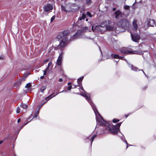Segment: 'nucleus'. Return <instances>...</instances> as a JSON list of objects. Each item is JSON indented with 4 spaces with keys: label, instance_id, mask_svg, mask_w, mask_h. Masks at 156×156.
<instances>
[{
    "label": "nucleus",
    "instance_id": "nucleus-1",
    "mask_svg": "<svg viewBox=\"0 0 156 156\" xmlns=\"http://www.w3.org/2000/svg\"><path fill=\"white\" fill-rule=\"evenodd\" d=\"M69 32L67 30L63 31L59 33L57 37L60 41L58 46L61 48L64 47L69 42Z\"/></svg>",
    "mask_w": 156,
    "mask_h": 156
},
{
    "label": "nucleus",
    "instance_id": "nucleus-2",
    "mask_svg": "<svg viewBox=\"0 0 156 156\" xmlns=\"http://www.w3.org/2000/svg\"><path fill=\"white\" fill-rule=\"evenodd\" d=\"M128 48L123 47L119 50L123 54H139V52L137 51H133Z\"/></svg>",
    "mask_w": 156,
    "mask_h": 156
},
{
    "label": "nucleus",
    "instance_id": "nucleus-3",
    "mask_svg": "<svg viewBox=\"0 0 156 156\" xmlns=\"http://www.w3.org/2000/svg\"><path fill=\"white\" fill-rule=\"evenodd\" d=\"M130 34L132 40L135 42H139L140 38V35L138 34H133L132 33H130Z\"/></svg>",
    "mask_w": 156,
    "mask_h": 156
},
{
    "label": "nucleus",
    "instance_id": "nucleus-4",
    "mask_svg": "<svg viewBox=\"0 0 156 156\" xmlns=\"http://www.w3.org/2000/svg\"><path fill=\"white\" fill-rule=\"evenodd\" d=\"M109 131L111 133L117 134L119 131V129L116 126H111L108 127Z\"/></svg>",
    "mask_w": 156,
    "mask_h": 156
},
{
    "label": "nucleus",
    "instance_id": "nucleus-5",
    "mask_svg": "<svg viewBox=\"0 0 156 156\" xmlns=\"http://www.w3.org/2000/svg\"><path fill=\"white\" fill-rule=\"evenodd\" d=\"M120 25L122 27H125L129 25V22L125 19L121 20L119 22Z\"/></svg>",
    "mask_w": 156,
    "mask_h": 156
},
{
    "label": "nucleus",
    "instance_id": "nucleus-6",
    "mask_svg": "<svg viewBox=\"0 0 156 156\" xmlns=\"http://www.w3.org/2000/svg\"><path fill=\"white\" fill-rule=\"evenodd\" d=\"M53 7L52 5L50 4H48L44 6V10L45 12H47L52 9Z\"/></svg>",
    "mask_w": 156,
    "mask_h": 156
},
{
    "label": "nucleus",
    "instance_id": "nucleus-7",
    "mask_svg": "<svg viewBox=\"0 0 156 156\" xmlns=\"http://www.w3.org/2000/svg\"><path fill=\"white\" fill-rule=\"evenodd\" d=\"M122 12L119 10H117L114 13V16L115 18L117 20L119 19L122 16Z\"/></svg>",
    "mask_w": 156,
    "mask_h": 156
},
{
    "label": "nucleus",
    "instance_id": "nucleus-8",
    "mask_svg": "<svg viewBox=\"0 0 156 156\" xmlns=\"http://www.w3.org/2000/svg\"><path fill=\"white\" fill-rule=\"evenodd\" d=\"M63 52L59 53V56L56 62L58 66H61V65L62 59L63 57Z\"/></svg>",
    "mask_w": 156,
    "mask_h": 156
},
{
    "label": "nucleus",
    "instance_id": "nucleus-9",
    "mask_svg": "<svg viewBox=\"0 0 156 156\" xmlns=\"http://www.w3.org/2000/svg\"><path fill=\"white\" fill-rule=\"evenodd\" d=\"M105 22L106 23V24H105L106 29L109 30H112L114 29V27L109 25L111 23V21L110 20H108L106 21Z\"/></svg>",
    "mask_w": 156,
    "mask_h": 156
},
{
    "label": "nucleus",
    "instance_id": "nucleus-10",
    "mask_svg": "<svg viewBox=\"0 0 156 156\" xmlns=\"http://www.w3.org/2000/svg\"><path fill=\"white\" fill-rule=\"evenodd\" d=\"M137 20L135 19L133 22V30L134 31H136L138 28V25L136 23Z\"/></svg>",
    "mask_w": 156,
    "mask_h": 156
},
{
    "label": "nucleus",
    "instance_id": "nucleus-11",
    "mask_svg": "<svg viewBox=\"0 0 156 156\" xmlns=\"http://www.w3.org/2000/svg\"><path fill=\"white\" fill-rule=\"evenodd\" d=\"M148 24L151 27L154 26L155 24V21L153 20H150L148 21Z\"/></svg>",
    "mask_w": 156,
    "mask_h": 156
},
{
    "label": "nucleus",
    "instance_id": "nucleus-12",
    "mask_svg": "<svg viewBox=\"0 0 156 156\" xmlns=\"http://www.w3.org/2000/svg\"><path fill=\"white\" fill-rule=\"evenodd\" d=\"M76 6V5L75 4H72L71 6V12H75L76 11V10H78V9L77 8H74V7Z\"/></svg>",
    "mask_w": 156,
    "mask_h": 156
},
{
    "label": "nucleus",
    "instance_id": "nucleus-13",
    "mask_svg": "<svg viewBox=\"0 0 156 156\" xmlns=\"http://www.w3.org/2000/svg\"><path fill=\"white\" fill-rule=\"evenodd\" d=\"M25 81V79L23 78L20 80L19 81H18V82L14 84V87H16V86L17 85L18 86H19L20 85L21 83V82L23 81Z\"/></svg>",
    "mask_w": 156,
    "mask_h": 156
},
{
    "label": "nucleus",
    "instance_id": "nucleus-14",
    "mask_svg": "<svg viewBox=\"0 0 156 156\" xmlns=\"http://www.w3.org/2000/svg\"><path fill=\"white\" fill-rule=\"evenodd\" d=\"M129 66L131 68V69L133 71H137L138 70L139 71V69L136 67L133 66L132 65H129Z\"/></svg>",
    "mask_w": 156,
    "mask_h": 156
},
{
    "label": "nucleus",
    "instance_id": "nucleus-15",
    "mask_svg": "<svg viewBox=\"0 0 156 156\" xmlns=\"http://www.w3.org/2000/svg\"><path fill=\"white\" fill-rule=\"evenodd\" d=\"M72 4H68L66 6V9L67 10V12H71V6Z\"/></svg>",
    "mask_w": 156,
    "mask_h": 156
},
{
    "label": "nucleus",
    "instance_id": "nucleus-16",
    "mask_svg": "<svg viewBox=\"0 0 156 156\" xmlns=\"http://www.w3.org/2000/svg\"><path fill=\"white\" fill-rule=\"evenodd\" d=\"M100 27H101V26L98 25V26H96L94 27V26H92V30L93 31H94V30H99L100 29Z\"/></svg>",
    "mask_w": 156,
    "mask_h": 156
},
{
    "label": "nucleus",
    "instance_id": "nucleus-17",
    "mask_svg": "<svg viewBox=\"0 0 156 156\" xmlns=\"http://www.w3.org/2000/svg\"><path fill=\"white\" fill-rule=\"evenodd\" d=\"M83 76H82L80 78L78 79L77 80V82L79 86L80 85L82 84L81 82L83 80Z\"/></svg>",
    "mask_w": 156,
    "mask_h": 156
},
{
    "label": "nucleus",
    "instance_id": "nucleus-18",
    "mask_svg": "<svg viewBox=\"0 0 156 156\" xmlns=\"http://www.w3.org/2000/svg\"><path fill=\"white\" fill-rule=\"evenodd\" d=\"M86 17V15L85 14L83 13L82 14V16L80 17L78 19V20L81 21L83 20H84Z\"/></svg>",
    "mask_w": 156,
    "mask_h": 156
},
{
    "label": "nucleus",
    "instance_id": "nucleus-19",
    "mask_svg": "<svg viewBox=\"0 0 156 156\" xmlns=\"http://www.w3.org/2000/svg\"><path fill=\"white\" fill-rule=\"evenodd\" d=\"M111 57L112 58L118 59L119 57V55L117 54H112L111 55Z\"/></svg>",
    "mask_w": 156,
    "mask_h": 156
},
{
    "label": "nucleus",
    "instance_id": "nucleus-20",
    "mask_svg": "<svg viewBox=\"0 0 156 156\" xmlns=\"http://www.w3.org/2000/svg\"><path fill=\"white\" fill-rule=\"evenodd\" d=\"M98 123L100 124V125H102V126H106V125L100 119H98Z\"/></svg>",
    "mask_w": 156,
    "mask_h": 156
},
{
    "label": "nucleus",
    "instance_id": "nucleus-21",
    "mask_svg": "<svg viewBox=\"0 0 156 156\" xmlns=\"http://www.w3.org/2000/svg\"><path fill=\"white\" fill-rule=\"evenodd\" d=\"M91 105L92 107L93 110H94V112H95V114H96V112H97L98 113V110L96 109V108L95 106L93 104H92V105Z\"/></svg>",
    "mask_w": 156,
    "mask_h": 156
},
{
    "label": "nucleus",
    "instance_id": "nucleus-22",
    "mask_svg": "<svg viewBox=\"0 0 156 156\" xmlns=\"http://www.w3.org/2000/svg\"><path fill=\"white\" fill-rule=\"evenodd\" d=\"M20 107L23 109H26L27 107V106L26 104H21L20 105Z\"/></svg>",
    "mask_w": 156,
    "mask_h": 156
},
{
    "label": "nucleus",
    "instance_id": "nucleus-23",
    "mask_svg": "<svg viewBox=\"0 0 156 156\" xmlns=\"http://www.w3.org/2000/svg\"><path fill=\"white\" fill-rule=\"evenodd\" d=\"M61 9L62 11H64L65 12H66V13H67V10H66V6L65 7H64L62 5L61 6Z\"/></svg>",
    "mask_w": 156,
    "mask_h": 156
},
{
    "label": "nucleus",
    "instance_id": "nucleus-24",
    "mask_svg": "<svg viewBox=\"0 0 156 156\" xmlns=\"http://www.w3.org/2000/svg\"><path fill=\"white\" fill-rule=\"evenodd\" d=\"M97 136V135L96 134H94L93 135V136L91 138V144H92V143L94 139Z\"/></svg>",
    "mask_w": 156,
    "mask_h": 156
},
{
    "label": "nucleus",
    "instance_id": "nucleus-25",
    "mask_svg": "<svg viewBox=\"0 0 156 156\" xmlns=\"http://www.w3.org/2000/svg\"><path fill=\"white\" fill-rule=\"evenodd\" d=\"M32 86V85H31L30 83H27L26 85L25 86V88H29L30 87H31Z\"/></svg>",
    "mask_w": 156,
    "mask_h": 156
},
{
    "label": "nucleus",
    "instance_id": "nucleus-26",
    "mask_svg": "<svg viewBox=\"0 0 156 156\" xmlns=\"http://www.w3.org/2000/svg\"><path fill=\"white\" fill-rule=\"evenodd\" d=\"M46 88V87L43 86L42 87L40 91L42 92H43L44 90Z\"/></svg>",
    "mask_w": 156,
    "mask_h": 156
},
{
    "label": "nucleus",
    "instance_id": "nucleus-27",
    "mask_svg": "<svg viewBox=\"0 0 156 156\" xmlns=\"http://www.w3.org/2000/svg\"><path fill=\"white\" fill-rule=\"evenodd\" d=\"M86 3L87 4L89 5L91 2V0H86Z\"/></svg>",
    "mask_w": 156,
    "mask_h": 156
},
{
    "label": "nucleus",
    "instance_id": "nucleus-28",
    "mask_svg": "<svg viewBox=\"0 0 156 156\" xmlns=\"http://www.w3.org/2000/svg\"><path fill=\"white\" fill-rule=\"evenodd\" d=\"M51 95H52V94L49 95V96L47 97H46L45 98V99H46V100L48 99V100H47V101H47L49 99H50L52 97L51 96Z\"/></svg>",
    "mask_w": 156,
    "mask_h": 156
},
{
    "label": "nucleus",
    "instance_id": "nucleus-29",
    "mask_svg": "<svg viewBox=\"0 0 156 156\" xmlns=\"http://www.w3.org/2000/svg\"><path fill=\"white\" fill-rule=\"evenodd\" d=\"M82 95L85 97V98H86L88 101H89L90 99V98L87 96L86 94Z\"/></svg>",
    "mask_w": 156,
    "mask_h": 156
},
{
    "label": "nucleus",
    "instance_id": "nucleus-30",
    "mask_svg": "<svg viewBox=\"0 0 156 156\" xmlns=\"http://www.w3.org/2000/svg\"><path fill=\"white\" fill-rule=\"evenodd\" d=\"M124 8L126 10H129V6L128 5L124 6Z\"/></svg>",
    "mask_w": 156,
    "mask_h": 156
},
{
    "label": "nucleus",
    "instance_id": "nucleus-31",
    "mask_svg": "<svg viewBox=\"0 0 156 156\" xmlns=\"http://www.w3.org/2000/svg\"><path fill=\"white\" fill-rule=\"evenodd\" d=\"M119 121V119H114L112 121L114 123H116L118 122Z\"/></svg>",
    "mask_w": 156,
    "mask_h": 156
},
{
    "label": "nucleus",
    "instance_id": "nucleus-32",
    "mask_svg": "<svg viewBox=\"0 0 156 156\" xmlns=\"http://www.w3.org/2000/svg\"><path fill=\"white\" fill-rule=\"evenodd\" d=\"M87 15L90 17H91L92 16L91 15V13L88 12H87Z\"/></svg>",
    "mask_w": 156,
    "mask_h": 156
},
{
    "label": "nucleus",
    "instance_id": "nucleus-33",
    "mask_svg": "<svg viewBox=\"0 0 156 156\" xmlns=\"http://www.w3.org/2000/svg\"><path fill=\"white\" fill-rule=\"evenodd\" d=\"M55 18V16H53L51 18V22L53 20H54Z\"/></svg>",
    "mask_w": 156,
    "mask_h": 156
},
{
    "label": "nucleus",
    "instance_id": "nucleus-34",
    "mask_svg": "<svg viewBox=\"0 0 156 156\" xmlns=\"http://www.w3.org/2000/svg\"><path fill=\"white\" fill-rule=\"evenodd\" d=\"M121 122H119V123H118L117 124V126H116L117 128H118L119 129V127L121 125Z\"/></svg>",
    "mask_w": 156,
    "mask_h": 156
},
{
    "label": "nucleus",
    "instance_id": "nucleus-35",
    "mask_svg": "<svg viewBox=\"0 0 156 156\" xmlns=\"http://www.w3.org/2000/svg\"><path fill=\"white\" fill-rule=\"evenodd\" d=\"M20 108L19 107H18L16 109V112L19 113L20 112Z\"/></svg>",
    "mask_w": 156,
    "mask_h": 156
},
{
    "label": "nucleus",
    "instance_id": "nucleus-36",
    "mask_svg": "<svg viewBox=\"0 0 156 156\" xmlns=\"http://www.w3.org/2000/svg\"><path fill=\"white\" fill-rule=\"evenodd\" d=\"M78 86H79V87H80V88L81 89V90H82L83 91H84V89L83 88V87L82 86V84L81 85H80L79 86V84H78Z\"/></svg>",
    "mask_w": 156,
    "mask_h": 156
},
{
    "label": "nucleus",
    "instance_id": "nucleus-37",
    "mask_svg": "<svg viewBox=\"0 0 156 156\" xmlns=\"http://www.w3.org/2000/svg\"><path fill=\"white\" fill-rule=\"evenodd\" d=\"M52 64V63L51 62H49L48 63V67L46 68V69H48V68L50 66H51Z\"/></svg>",
    "mask_w": 156,
    "mask_h": 156
},
{
    "label": "nucleus",
    "instance_id": "nucleus-38",
    "mask_svg": "<svg viewBox=\"0 0 156 156\" xmlns=\"http://www.w3.org/2000/svg\"><path fill=\"white\" fill-rule=\"evenodd\" d=\"M72 88V86H68L67 87L68 90H70Z\"/></svg>",
    "mask_w": 156,
    "mask_h": 156
},
{
    "label": "nucleus",
    "instance_id": "nucleus-39",
    "mask_svg": "<svg viewBox=\"0 0 156 156\" xmlns=\"http://www.w3.org/2000/svg\"><path fill=\"white\" fill-rule=\"evenodd\" d=\"M48 60H49L48 59H45L44 60V63H46L47 62H48Z\"/></svg>",
    "mask_w": 156,
    "mask_h": 156
},
{
    "label": "nucleus",
    "instance_id": "nucleus-40",
    "mask_svg": "<svg viewBox=\"0 0 156 156\" xmlns=\"http://www.w3.org/2000/svg\"><path fill=\"white\" fill-rule=\"evenodd\" d=\"M47 69L46 70H45L44 71V75H45L46 73H47Z\"/></svg>",
    "mask_w": 156,
    "mask_h": 156
},
{
    "label": "nucleus",
    "instance_id": "nucleus-41",
    "mask_svg": "<svg viewBox=\"0 0 156 156\" xmlns=\"http://www.w3.org/2000/svg\"><path fill=\"white\" fill-rule=\"evenodd\" d=\"M4 58V57L0 56V60H3Z\"/></svg>",
    "mask_w": 156,
    "mask_h": 156
},
{
    "label": "nucleus",
    "instance_id": "nucleus-42",
    "mask_svg": "<svg viewBox=\"0 0 156 156\" xmlns=\"http://www.w3.org/2000/svg\"><path fill=\"white\" fill-rule=\"evenodd\" d=\"M27 124V123H23V125L22 126V127L21 128H22V127H23V126H25V125H26Z\"/></svg>",
    "mask_w": 156,
    "mask_h": 156
},
{
    "label": "nucleus",
    "instance_id": "nucleus-43",
    "mask_svg": "<svg viewBox=\"0 0 156 156\" xmlns=\"http://www.w3.org/2000/svg\"><path fill=\"white\" fill-rule=\"evenodd\" d=\"M38 114V113H35L34 114V117H36Z\"/></svg>",
    "mask_w": 156,
    "mask_h": 156
},
{
    "label": "nucleus",
    "instance_id": "nucleus-44",
    "mask_svg": "<svg viewBox=\"0 0 156 156\" xmlns=\"http://www.w3.org/2000/svg\"><path fill=\"white\" fill-rule=\"evenodd\" d=\"M5 139L4 140H1L0 141V145L5 140Z\"/></svg>",
    "mask_w": 156,
    "mask_h": 156
},
{
    "label": "nucleus",
    "instance_id": "nucleus-45",
    "mask_svg": "<svg viewBox=\"0 0 156 156\" xmlns=\"http://www.w3.org/2000/svg\"><path fill=\"white\" fill-rule=\"evenodd\" d=\"M58 81L59 82H62V78H60L59 79Z\"/></svg>",
    "mask_w": 156,
    "mask_h": 156
},
{
    "label": "nucleus",
    "instance_id": "nucleus-46",
    "mask_svg": "<svg viewBox=\"0 0 156 156\" xmlns=\"http://www.w3.org/2000/svg\"><path fill=\"white\" fill-rule=\"evenodd\" d=\"M123 57L119 56V57L118 59H123Z\"/></svg>",
    "mask_w": 156,
    "mask_h": 156
},
{
    "label": "nucleus",
    "instance_id": "nucleus-47",
    "mask_svg": "<svg viewBox=\"0 0 156 156\" xmlns=\"http://www.w3.org/2000/svg\"><path fill=\"white\" fill-rule=\"evenodd\" d=\"M21 121V120L20 119H19L17 120V122L19 123Z\"/></svg>",
    "mask_w": 156,
    "mask_h": 156
},
{
    "label": "nucleus",
    "instance_id": "nucleus-48",
    "mask_svg": "<svg viewBox=\"0 0 156 156\" xmlns=\"http://www.w3.org/2000/svg\"><path fill=\"white\" fill-rule=\"evenodd\" d=\"M139 71H142L144 75H145V73H144V72L143 71V70L142 69L139 70Z\"/></svg>",
    "mask_w": 156,
    "mask_h": 156
},
{
    "label": "nucleus",
    "instance_id": "nucleus-49",
    "mask_svg": "<svg viewBox=\"0 0 156 156\" xmlns=\"http://www.w3.org/2000/svg\"><path fill=\"white\" fill-rule=\"evenodd\" d=\"M116 8H114L113 9V11H115L116 10Z\"/></svg>",
    "mask_w": 156,
    "mask_h": 156
},
{
    "label": "nucleus",
    "instance_id": "nucleus-50",
    "mask_svg": "<svg viewBox=\"0 0 156 156\" xmlns=\"http://www.w3.org/2000/svg\"><path fill=\"white\" fill-rule=\"evenodd\" d=\"M44 76H42L40 78L41 79H43L44 78Z\"/></svg>",
    "mask_w": 156,
    "mask_h": 156
},
{
    "label": "nucleus",
    "instance_id": "nucleus-51",
    "mask_svg": "<svg viewBox=\"0 0 156 156\" xmlns=\"http://www.w3.org/2000/svg\"><path fill=\"white\" fill-rule=\"evenodd\" d=\"M125 142H126V144L127 145V146L126 147V148H127L128 147V143L127 142V141H126Z\"/></svg>",
    "mask_w": 156,
    "mask_h": 156
},
{
    "label": "nucleus",
    "instance_id": "nucleus-52",
    "mask_svg": "<svg viewBox=\"0 0 156 156\" xmlns=\"http://www.w3.org/2000/svg\"><path fill=\"white\" fill-rule=\"evenodd\" d=\"M125 142H126V144L127 145V146L126 147V148H127L128 147V143L127 142V141H126Z\"/></svg>",
    "mask_w": 156,
    "mask_h": 156
},
{
    "label": "nucleus",
    "instance_id": "nucleus-53",
    "mask_svg": "<svg viewBox=\"0 0 156 156\" xmlns=\"http://www.w3.org/2000/svg\"><path fill=\"white\" fill-rule=\"evenodd\" d=\"M71 83H68V85H70V84H71Z\"/></svg>",
    "mask_w": 156,
    "mask_h": 156
},
{
    "label": "nucleus",
    "instance_id": "nucleus-54",
    "mask_svg": "<svg viewBox=\"0 0 156 156\" xmlns=\"http://www.w3.org/2000/svg\"><path fill=\"white\" fill-rule=\"evenodd\" d=\"M45 103V102H44V103H43V104H42L41 105V106H42Z\"/></svg>",
    "mask_w": 156,
    "mask_h": 156
},
{
    "label": "nucleus",
    "instance_id": "nucleus-55",
    "mask_svg": "<svg viewBox=\"0 0 156 156\" xmlns=\"http://www.w3.org/2000/svg\"><path fill=\"white\" fill-rule=\"evenodd\" d=\"M77 86H78V85H75V88H76Z\"/></svg>",
    "mask_w": 156,
    "mask_h": 156
},
{
    "label": "nucleus",
    "instance_id": "nucleus-56",
    "mask_svg": "<svg viewBox=\"0 0 156 156\" xmlns=\"http://www.w3.org/2000/svg\"><path fill=\"white\" fill-rule=\"evenodd\" d=\"M145 75L147 77H148V76L146 74H145Z\"/></svg>",
    "mask_w": 156,
    "mask_h": 156
},
{
    "label": "nucleus",
    "instance_id": "nucleus-57",
    "mask_svg": "<svg viewBox=\"0 0 156 156\" xmlns=\"http://www.w3.org/2000/svg\"><path fill=\"white\" fill-rule=\"evenodd\" d=\"M128 115H125V116H126V118L128 117Z\"/></svg>",
    "mask_w": 156,
    "mask_h": 156
},
{
    "label": "nucleus",
    "instance_id": "nucleus-58",
    "mask_svg": "<svg viewBox=\"0 0 156 156\" xmlns=\"http://www.w3.org/2000/svg\"><path fill=\"white\" fill-rule=\"evenodd\" d=\"M86 20L87 21H88V19H86Z\"/></svg>",
    "mask_w": 156,
    "mask_h": 156
},
{
    "label": "nucleus",
    "instance_id": "nucleus-59",
    "mask_svg": "<svg viewBox=\"0 0 156 156\" xmlns=\"http://www.w3.org/2000/svg\"><path fill=\"white\" fill-rule=\"evenodd\" d=\"M102 119L103 120V121H104L105 122H106L104 121V120L102 118Z\"/></svg>",
    "mask_w": 156,
    "mask_h": 156
},
{
    "label": "nucleus",
    "instance_id": "nucleus-60",
    "mask_svg": "<svg viewBox=\"0 0 156 156\" xmlns=\"http://www.w3.org/2000/svg\"><path fill=\"white\" fill-rule=\"evenodd\" d=\"M119 61V60H118V61H116L117 62Z\"/></svg>",
    "mask_w": 156,
    "mask_h": 156
},
{
    "label": "nucleus",
    "instance_id": "nucleus-61",
    "mask_svg": "<svg viewBox=\"0 0 156 156\" xmlns=\"http://www.w3.org/2000/svg\"><path fill=\"white\" fill-rule=\"evenodd\" d=\"M85 28L87 29V27H85Z\"/></svg>",
    "mask_w": 156,
    "mask_h": 156
},
{
    "label": "nucleus",
    "instance_id": "nucleus-62",
    "mask_svg": "<svg viewBox=\"0 0 156 156\" xmlns=\"http://www.w3.org/2000/svg\"><path fill=\"white\" fill-rule=\"evenodd\" d=\"M140 44H139V46L140 47Z\"/></svg>",
    "mask_w": 156,
    "mask_h": 156
},
{
    "label": "nucleus",
    "instance_id": "nucleus-63",
    "mask_svg": "<svg viewBox=\"0 0 156 156\" xmlns=\"http://www.w3.org/2000/svg\"><path fill=\"white\" fill-rule=\"evenodd\" d=\"M63 91H64V90L62 91V92H63ZM61 92H60V93H61Z\"/></svg>",
    "mask_w": 156,
    "mask_h": 156
},
{
    "label": "nucleus",
    "instance_id": "nucleus-64",
    "mask_svg": "<svg viewBox=\"0 0 156 156\" xmlns=\"http://www.w3.org/2000/svg\"><path fill=\"white\" fill-rule=\"evenodd\" d=\"M13 156H16V155H14Z\"/></svg>",
    "mask_w": 156,
    "mask_h": 156
}]
</instances>
